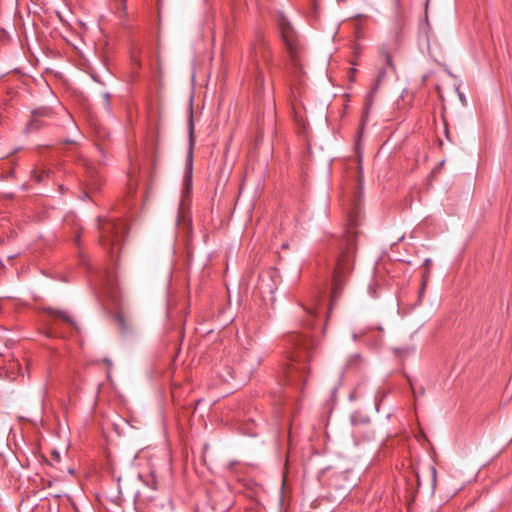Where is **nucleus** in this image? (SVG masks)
<instances>
[{
    "label": "nucleus",
    "mask_w": 512,
    "mask_h": 512,
    "mask_svg": "<svg viewBox=\"0 0 512 512\" xmlns=\"http://www.w3.org/2000/svg\"><path fill=\"white\" fill-rule=\"evenodd\" d=\"M285 339L289 345L285 378L287 383L299 388L306 381L307 363L311 358L313 343L306 335L298 333L289 334Z\"/></svg>",
    "instance_id": "2"
},
{
    "label": "nucleus",
    "mask_w": 512,
    "mask_h": 512,
    "mask_svg": "<svg viewBox=\"0 0 512 512\" xmlns=\"http://www.w3.org/2000/svg\"><path fill=\"white\" fill-rule=\"evenodd\" d=\"M305 311L307 312V314L310 316V317H316L317 314L321 311L322 307L320 305V300L319 299H316L315 302L313 303L312 306L310 307H305L304 308Z\"/></svg>",
    "instance_id": "7"
},
{
    "label": "nucleus",
    "mask_w": 512,
    "mask_h": 512,
    "mask_svg": "<svg viewBox=\"0 0 512 512\" xmlns=\"http://www.w3.org/2000/svg\"><path fill=\"white\" fill-rule=\"evenodd\" d=\"M221 377L223 378V380L227 381L229 377H232V374H231V372H228V375H227V376H226V375L221 374Z\"/></svg>",
    "instance_id": "17"
},
{
    "label": "nucleus",
    "mask_w": 512,
    "mask_h": 512,
    "mask_svg": "<svg viewBox=\"0 0 512 512\" xmlns=\"http://www.w3.org/2000/svg\"><path fill=\"white\" fill-rule=\"evenodd\" d=\"M357 223L353 216L349 217L345 235L338 240V251L333 272L330 306L332 307L341 295V291L354 267Z\"/></svg>",
    "instance_id": "1"
},
{
    "label": "nucleus",
    "mask_w": 512,
    "mask_h": 512,
    "mask_svg": "<svg viewBox=\"0 0 512 512\" xmlns=\"http://www.w3.org/2000/svg\"><path fill=\"white\" fill-rule=\"evenodd\" d=\"M45 334H46V336H47V337H55V336H57V333L53 330V328H52V327H50L49 329H47V330L45 331Z\"/></svg>",
    "instance_id": "15"
},
{
    "label": "nucleus",
    "mask_w": 512,
    "mask_h": 512,
    "mask_svg": "<svg viewBox=\"0 0 512 512\" xmlns=\"http://www.w3.org/2000/svg\"><path fill=\"white\" fill-rule=\"evenodd\" d=\"M386 61H387V65H389V66H391V67L393 66V65H392V61H391V58H390L389 56H387V57H386Z\"/></svg>",
    "instance_id": "18"
},
{
    "label": "nucleus",
    "mask_w": 512,
    "mask_h": 512,
    "mask_svg": "<svg viewBox=\"0 0 512 512\" xmlns=\"http://www.w3.org/2000/svg\"><path fill=\"white\" fill-rule=\"evenodd\" d=\"M47 311L49 312V314L52 317H59L62 320H64L65 322L72 325L73 327H76V323L72 320V318L67 313H65L63 311H55L53 309H47Z\"/></svg>",
    "instance_id": "6"
},
{
    "label": "nucleus",
    "mask_w": 512,
    "mask_h": 512,
    "mask_svg": "<svg viewBox=\"0 0 512 512\" xmlns=\"http://www.w3.org/2000/svg\"><path fill=\"white\" fill-rule=\"evenodd\" d=\"M411 387L415 398L424 393V389L422 387L416 388L413 384H411Z\"/></svg>",
    "instance_id": "13"
},
{
    "label": "nucleus",
    "mask_w": 512,
    "mask_h": 512,
    "mask_svg": "<svg viewBox=\"0 0 512 512\" xmlns=\"http://www.w3.org/2000/svg\"><path fill=\"white\" fill-rule=\"evenodd\" d=\"M192 173V153L190 152L187 158V175L186 178H189Z\"/></svg>",
    "instance_id": "11"
},
{
    "label": "nucleus",
    "mask_w": 512,
    "mask_h": 512,
    "mask_svg": "<svg viewBox=\"0 0 512 512\" xmlns=\"http://www.w3.org/2000/svg\"><path fill=\"white\" fill-rule=\"evenodd\" d=\"M384 76H385V71L381 70L377 76V84H379L381 82V80L384 78Z\"/></svg>",
    "instance_id": "16"
},
{
    "label": "nucleus",
    "mask_w": 512,
    "mask_h": 512,
    "mask_svg": "<svg viewBox=\"0 0 512 512\" xmlns=\"http://www.w3.org/2000/svg\"><path fill=\"white\" fill-rule=\"evenodd\" d=\"M277 23L286 49L291 59L295 61L299 51L297 34L289 20L284 15L280 14L278 16Z\"/></svg>",
    "instance_id": "4"
},
{
    "label": "nucleus",
    "mask_w": 512,
    "mask_h": 512,
    "mask_svg": "<svg viewBox=\"0 0 512 512\" xmlns=\"http://www.w3.org/2000/svg\"><path fill=\"white\" fill-rule=\"evenodd\" d=\"M256 69H257V74L255 77V85L257 87L258 93H260L264 86V76H263V73L260 70L258 65H257Z\"/></svg>",
    "instance_id": "8"
},
{
    "label": "nucleus",
    "mask_w": 512,
    "mask_h": 512,
    "mask_svg": "<svg viewBox=\"0 0 512 512\" xmlns=\"http://www.w3.org/2000/svg\"><path fill=\"white\" fill-rule=\"evenodd\" d=\"M430 263H431V260H430V259H426V260L424 261V265H425V266H429V264H430Z\"/></svg>",
    "instance_id": "20"
},
{
    "label": "nucleus",
    "mask_w": 512,
    "mask_h": 512,
    "mask_svg": "<svg viewBox=\"0 0 512 512\" xmlns=\"http://www.w3.org/2000/svg\"><path fill=\"white\" fill-rule=\"evenodd\" d=\"M424 289H425V281H423V283H422L420 296H421V295H422V293L424 292Z\"/></svg>",
    "instance_id": "19"
},
{
    "label": "nucleus",
    "mask_w": 512,
    "mask_h": 512,
    "mask_svg": "<svg viewBox=\"0 0 512 512\" xmlns=\"http://www.w3.org/2000/svg\"><path fill=\"white\" fill-rule=\"evenodd\" d=\"M192 132H193V127L191 126L190 127V135L192 136Z\"/></svg>",
    "instance_id": "23"
},
{
    "label": "nucleus",
    "mask_w": 512,
    "mask_h": 512,
    "mask_svg": "<svg viewBox=\"0 0 512 512\" xmlns=\"http://www.w3.org/2000/svg\"><path fill=\"white\" fill-rule=\"evenodd\" d=\"M105 362H106L107 364L111 365V362H110L109 360H107V359H106V360H105Z\"/></svg>",
    "instance_id": "24"
},
{
    "label": "nucleus",
    "mask_w": 512,
    "mask_h": 512,
    "mask_svg": "<svg viewBox=\"0 0 512 512\" xmlns=\"http://www.w3.org/2000/svg\"><path fill=\"white\" fill-rule=\"evenodd\" d=\"M48 114V111L43 109L36 111L34 113V118L27 124V130L28 131H35L39 129L42 125V123L37 119V116H46Z\"/></svg>",
    "instance_id": "5"
},
{
    "label": "nucleus",
    "mask_w": 512,
    "mask_h": 512,
    "mask_svg": "<svg viewBox=\"0 0 512 512\" xmlns=\"http://www.w3.org/2000/svg\"><path fill=\"white\" fill-rule=\"evenodd\" d=\"M103 99H104V105H105V108L108 112L111 111V106H110V94L109 93H104L103 94Z\"/></svg>",
    "instance_id": "12"
},
{
    "label": "nucleus",
    "mask_w": 512,
    "mask_h": 512,
    "mask_svg": "<svg viewBox=\"0 0 512 512\" xmlns=\"http://www.w3.org/2000/svg\"><path fill=\"white\" fill-rule=\"evenodd\" d=\"M385 397V393L382 392V391H378L375 395V407H376V410L378 411L379 410V404H380V401Z\"/></svg>",
    "instance_id": "10"
},
{
    "label": "nucleus",
    "mask_w": 512,
    "mask_h": 512,
    "mask_svg": "<svg viewBox=\"0 0 512 512\" xmlns=\"http://www.w3.org/2000/svg\"><path fill=\"white\" fill-rule=\"evenodd\" d=\"M98 228L100 233V243L110 253H113L115 247H118L127 233L126 223L108 218L98 219Z\"/></svg>",
    "instance_id": "3"
},
{
    "label": "nucleus",
    "mask_w": 512,
    "mask_h": 512,
    "mask_svg": "<svg viewBox=\"0 0 512 512\" xmlns=\"http://www.w3.org/2000/svg\"><path fill=\"white\" fill-rule=\"evenodd\" d=\"M134 62H135V64H136V65H138V66H140V65H141L140 61H139V60H137V59H134Z\"/></svg>",
    "instance_id": "21"
},
{
    "label": "nucleus",
    "mask_w": 512,
    "mask_h": 512,
    "mask_svg": "<svg viewBox=\"0 0 512 512\" xmlns=\"http://www.w3.org/2000/svg\"><path fill=\"white\" fill-rule=\"evenodd\" d=\"M263 58H264V62L267 63L268 62V58L265 55H263Z\"/></svg>",
    "instance_id": "22"
},
{
    "label": "nucleus",
    "mask_w": 512,
    "mask_h": 512,
    "mask_svg": "<svg viewBox=\"0 0 512 512\" xmlns=\"http://www.w3.org/2000/svg\"><path fill=\"white\" fill-rule=\"evenodd\" d=\"M116 321H117V324L119 326V329L121 330L122 333H125L127 331V326H126V322H125V319L122 315H118L116 317Z\"/></svg>",
    "instance_id": "9"
},
{
    "label": "nucleus",
    "mask_w": 512,
    "mask_h": 512,
    "mask_svg": "<svg viewBox=\"0 0 512 512\" xmlns=\"http://www.w3.org/2000/svg\"><path fill=\"white\" fill-rule=\"evenodd\" d=\"M157 73L159 76L162 75V64H161V57L159 51L157 52Z\"/></svg>",
    "instance_id": "14"
}]
</instances>
